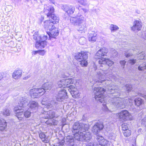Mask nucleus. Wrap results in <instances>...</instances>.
Segmentation results:
<instances>
[{
  "mask_svg": "<svg viewBox=\"0 0 146 146\" xmlns=\"http://www.w3.org/2000/svg\"><path fill=\"white\" fill-rule=\"evenodd\" d=\"M98 79L96 81L97 84L100 85L101 84L108 89V93L111 94L108 98L109 101L116 107L122 109L125 107V104L124 99L119 97L120 96L119 90L113 88L114 84L113 83L118 84L119 82L121 84L124 83V79L122 77L119 79L115 76L110 74L109 70H98L97 71Z\"/></svg>",
  "mask_w": 146,
  "mask_h": 146,
  "instance_id": "nucleus-1",
  "label": "nucleus"
},
{
  "mask_svg": "<svg viewBox=\"0 0 146 146\" xmlns=\"http://www.w3.org/2000/svg\"><path fill=\"white\" fill-rule=\"evenodd\" d=\"M74 82V80L72 78L62 79L58 82V87L67 88L72 96L76 98L77 96H78V91L74 86L70 85L73 84Z\"/></svg>",
  "mask_w": 146,
  "mask_h": 146,
  "instance_id": "nucleus-2",
  "label": "nucleus"
},
{
  "mask_svg": "<svg viewBox=\"0 0 146 146\" xmlns=\"http://www.w3.org/2000/svg\"><path fill=\"white\" fill-rule=\"evenodd\" d=\"M55 19H50L49 21H45L44 23V28L49 31L50 37L55 38V36L58 35V30L54 26V24L58 23V17H55Z\"/></svg>",
  "mask_w": 146,
  "mask_h": 146,
  "instance_id": "nucleus-3",
  "label": "nucleus"
},
{
  "mask_svg": "<svg viewBox=\"0 0 146 146\" xmlns=\"http://www.w3.org/2000/svg\"><path fill=\"white\" fill-rule=\"evenodd\" d=\"M70 23L73 25L78 26V31L81 33H85L87 30L86 25L84 18L82 15L71 17L70 18Z\"/></svg>",
  "mask_w": 146,
  "mask_h": 146,
  "instance_id": "nucleus-4",
  "label": "nucleus"
},
{
  "mask_svg": "<svg viewBox=\"0 0 146 146\" xmlns=\"http://www.w3.org/2000/svg\"><path fill=\"white\" fill-rule=\"evenodd\" d=\"M105 90L103 88L100 87H96L94 88L93 93L94 94V98L98 101L101 103H103V105L106 111H108V109L106 106L107 103L106 100L107 97H105L104 95Z\"/></svg>",
  "mask_w": 146,
  "mask_h": 146,
  "instance_id": "nucleus-5",
  "label": "nucleus"
},
{
  "mask_svg": "<svg viewBox=\"0 0 146 146\" xmlns=\"http://www.w3.org/2000/svg\"><path fill=\"white\" fill-rule=\"evenodd\" d=\"M88 52L82 51L75 56V58L79 62V64L82 67H86L88 65L87 59L88 58Z\"/></svg>",
  "mask_w": 146,
  "mask_h": 146,
  "instance_id": "nucleus-6",
  "label": "nucleus"
},
{
  "mask_svg": "<svg viewBox=\"0 0 146 146\" xmlns=\"http://www.w3.org/2000/svg\"><path fill=\"white\" fill-rule=\"evenodd\" d=\"M38 34V32H36L33 36V38L36 40L35 46L36 48L39 47L44 48L46 45V42L45 40L47 39V37L46 36H44L42 38Z\"/></svg>",
  "mask_w": 146,
  "mask_h": 146,
  "instance_id": "nucleus-7",
  "label": "nucleus"
},
{
  "mask_svg": "<svg viewBox=\"0 0 146 146\" xmlns=\"http://www.w3.org/2000/svg\"><path fill=\"white\" fill-rule=\"evenodd\" d=\"M109 142L105 139L102 136H98L94 142L88 143L87 146H109Z\"/></svg>",
  "mask_w": 146,
  "mask_h": 146,
  "instance_id": "nucleus-8",
  "label": "nucleus"
},
{
  "mask_svg": "<svg viewBox=\"0 0 146 146\" xmlns=\"http://www.w3.org/2000/svg\"><path fill=\"white\" fill-rule=\"evenodd\" d=\"M89 128V126L87 124H81L78 122H76L73 126L72 132L74 134H75L79 132L81 133V131H87Z\"/></svg>",
  "mask_w": 146,
  "mask_h": 146,
  "instance_id": "nucleus-9",
  "label": "nucleus"
},
{
  "mask_svg": "<svg viewBox=\"0 0 146 146\" xmlns=\"http://www.w3.org/2000/svg\"><path fill=\"white\" fill-rule=\"evenodd\" d=\"M78 133L74 135L75 139L77 141L88 142L91 138V133L89 132Z\"/></svg>",
  "mask_w": 146,
  "mask_h": 146,
  "instance_id": "nucleus-10",
  "label": "nucleus"
},
{
  "mask_svg": "<svg viewBox=\"0 0 146 146\" xmlns=\"http://www.w3.org/2000/svg\"><path fill=\"white\" fill-rule=\"evenodd\" d=\"M59 91L56 97V100L58 104L56 107L59 106L60 105V103L64 102V100L68 98L67 93L65 89L61 88L59 89Z\"/></svg>",
  "mask_w": 146,
  "mask_h": 146,
  "instance_id": "nucleus-11",
  "label": "nucleus"
},
{
  "mask_svg": "<svg viewBox=\"0 0 146 146\" xmlns=\"http://www.w3.org/2000/svg\"><path fill=\"white\" fill-rule=\"evenodd\" d=\"M74 135V136L68 135L65 137L62 140L65 141V143L68 146H80L79 141L75 139Z\"/></svg>",
  "mask_w": 146,
  "mask_h": 146,
  "instance_id": "nucleus-12",
  "label": "nucleus"
},
{
  "mask_svg": "<svg viewBox=\"0 0 146 146\" xmlns=\"http://www.w3.org/2000/svg\"><path fill=\"white\" fill-rule=\"evenodd\" d=\"M44 91L42 87L41 88H34L31 89L30 91V93L32 98H35L40 97L43 95Z\"/></svg>",
  "mask_w": 146,
  "mask_h": 146,
  "instance_id": "nucleus-13",
  "label": "nucleus"
},
{
  "mask_svg": "<svg viewBox=\"0 0 146 146\" xmlns=\"http://www.w3.org/2000/svg\"><path fill=\"white\" fill-rule=\"evenodd\" d=\"M44 13L49 19H55V17H58L54 14V9L53 7H45L44 9Z\"/></svg>",
  "mask_w": 146,
  "mask_h": 146,
  "instance_id": "nucleus-14",
  "label": "nucleus"
},
{
  "mask_svg": "<svg viewBox=\"0 0 146 146\" xmlns=\"http://www.w3.org/2000/svg\"><path fill=\"white\" fill-rule=\"evenodd\" d=\"M104 128V125L103 123L102 122L99 121L95 124L93 126L92 131L94 134H96L94 139V141L96 138V137L98 136H102L99 135L98 133L100 131L102 130Z\"/></svg>",
  "mask_w": 146,
  "mask_h": 146,
  "instance_id": "nucleus-15",
  "label": "nucleus"
},
{
  "mask_svg": "<svg viewBox=\"0 0 146 146\" xmlns=\"http://www.w3.org/2000/svg\"><path fill=\"white\" fill-rule=\"evenodd\" d=\"M129 113L128 111L127 110H123L121 111L120 113L118 114V116L119 118L121 119L122 121L126 120L128 119L130 120L132 119L129 117Z\"/></svg>",
  "mask_w": 146,
  "mask_h": 146,
  "instance_id": "nucleus-16",
  "label": "nucleus"
},
{
  "mask_svg": "<svg viewBox=\"0 0 146 146\" xmlns=\"http://www.w3.org/2000/svg\"><path fill=\"white\" fill-rule=\"evenodd\" d=\"M48 99L47 98H45L43 99L41 102V103L42 105H45V108H47L48 109L52 107V106H55L56 107L57 106L58 103L56 101L54 100L51 101L49 103L45 101H47Z\"/></svg>",
  "mask_w": 146,
  "mask_h": 146,
  "instance_id": "nucleus-17",
  "label": "nucleus"
},
{
  "mask_svg": "<svg viewBox=\"0 0 146 146\" xmlns=\"http://www.w3.org/2000/svg\"><path fill=\"white\" fill-rule=\"evenodd\" d=\"M99 64H100V66L103 67V65H106L108 66H111L113 64V62L108 59L102 58L98 60Z\"/></svg>",
  "mask_w": 146,
  "mask_h": 146,
  "instance_id": "nucleus-18",
  "label": "nucleus"
},
{
  "mask_svg": "<svg viewBox=\"0 0 146 146\" xmlns=\"http://www.w3.org/2000/svg\"><path fill=\"white\" fill-rule=\"evenodd\" d=\"M14 110L16 112V115L19 120H22L24 117V114L23 112L24 110L22 109H20L18 107H15L14 109Z\"/></svg>",
  "mask_w": 146,
  "mask_h": 146,
  "instance_id": "nucleus-19",
  "label": "nucleus"
},
{
  "mask_svg": "<svg viewBox=\"0 0 146 146\" xmlns=\"http://www.w3.org/2000/svg\"><path fill=\"white\" fill-rule=\"evenodd\" d=\"M141 23L138 20H136L133 22V25L131 27V30L133 31H137L140 30L142 27Z\"/></svg>",
  "mask_w": 146,
  "mask_h": 146,
  "instance_id": "nucleus-20",
  "label": "nucleus"
},
{
  "mask_svg": "<svg viewBox=\"0 0 146 146\" xmlns=\"http://www.w3.org/2000/svg\"><path fill=\"white\" fill-rule=\"evenodd\" d=\"M108 52V50L106 48H104L100 49L96 53V56L98 57L97 58H99L102 56H107Z\"/></svg>",
  "mask_w": 146,
  "mask_h": 146,
  "instance_id": "nucleus-21",
  "label": "nucleus"
},
{
  "mask_svg": "<svg viewBox=\"0 0 146 146\" xmlns=\"http://www.w3.org/2000/svg\"><path fill=\"white\" fill-rule=\"evenodd\" d=\"M29 103V102L27 98L22 97L20 99L18 104L20 108H24L27 106Z\"/></svg>",
  "mask_w": 146,
  "mask_h": 146,
  "instance_id": "nucleus-22",
  "label": "nucleus"
},
{
  "mask_svg": "<svg viewBox=\"0 0 146 146\" xmlns=\"http://www.w3.org/2000/svg\"><path fill=\"white\" fill-rule=\"evenodd\" d=\"M135 51L136 52H139V49L135 48L132 49H130L127 51H125L124 53L125 55L127 58L129 57L132 56L133 54L132 52L134 54H137V53L135 52Z\"/></svg>",
  "mask_w": 146,
  "mask_h": 146,
  "instance_id": "nucleus-23",
  "label": "nucleus"
},
{
  "mask_svg": "<svg viewBox=\"0 0 146 146\" xmlns=\"http://www.w3.org/2000/svg\"><path fill=\"white\" fill-rule=\"evenodd\" d=\"M63 10L69 15L74 13L75 11V8L71 6L66 5L64 7Z\"/></svg>",
  "mask_w": 146,
  "mask_h": 146,
  "instance_id": "nucleus-24",
  "label": "nucleus"
},
{
  "mask_svg": "<svg viewBox=\"0 0 146 146\" xmlns=\"http://www.w3.org/2000/svg\"><path fill=\"white\" fill-rule=\"evenodd\" d=\"M97 34L96 32L94 31H92L90 33L88 36L89 41L91 42H95L97 38Z\"/></svg>",
  "mask_w": 146,
  "mask_h": 146,
  "instance_id": "nucleus-25",
  "label": "nucleus"
},
{
  "mask_svg": "<svg viewBox=\"0 0 146 146\" xmlns=\"http://www.w3.org/2000/svg\"><path fill=\"white\" fill-rule=\"evenodd\" d=\"M45 113H47L46 116H45L46 119L52 118L53 117H57L58 116L55 114V112L52 111H45Z\"/></svg>",
  "mask_w": 146,
  "mask_h": 146,
  "instance_id": "nucleus-26",
  "label": "nucleus"
},
{
  "mask_svg": "<svg viewBox=\"0 0 146 146\" xmlns=\"http://www.w3.org/2000/svg\"><path fill=\"white\" fill-rule=\"evenodd\" d=\"M7 125V123L4 119L0 118V131L5 130L6 128Z\"/></svg>",
  "mask_w": 146,
  "mask_h": 146,
  "instance_id": "nucleus-27",
  "label": "nucleus"
},
{
  "mask_svg": "<svg viewBox=\"0 0 146 146\" xmlns=\"http://www.w3.org/2000/svg\"><path fill=\"white\" fill-rule=\"evenodd\" d=\"M21 74L22 71L21 70H17L13 72L12 76L15 79H18L21 77Z\"/></svg>",
  "mask_w": 146,
  "mask_h": 146,
  "instance_id": "nucleus-28",
  "label": "nucleus"
},
{
  "mask_svg": "<svg viewBox=\"0 0 146 146\" xmlns=\"http://www.w3.org/2000/svg\"><path fill=\"white\" fill-rule=\"evenodd\" d=\"M52 118H50L45 121V123L47 125H56L58 123V121L54 119H52Z\"/></svg>",
  "mask_w": 146,
  "mask_h": 146,
  "instance_id": "nucleus-29",
  "label": "nucleus"
},
{
  "mask_svg": "<svg viewBox=\"0 0 146 146\" xmlns=\"http://www.w3.org/2000/svg\"><path fill=\"white\" fill-rule=\"evenodd\" d=\"M39 137L41 139L42 141L45 143L48 142L49 140L48 139V137L45 135L43 133H41L39 134Z\"/></svg>",
  "mask_w": 146,
  "mask_h": 146,
  "instance_id": "nucleus-30",
  "label": "nucleus"
},
{
  "mask_svg": "<svg viewBox=\"0 0 146 146\" xmlns=\"http://www.w3.org/2000/svg\"><path fill=\"white\" fill-rule=\"evenodd\" d=\"M52 84L51 83H44L42 86L45 92V90H50L51 88Z\"/></svg>",
  "mask_w": 146,
  "mask_h": 146,
  "instance_id": "nucleus-31",
  "label": "nucleus"
},
{
  "mask_svg": "<svg viewBox=\"0 0 146 146\" xmlns=\"http://www.w3.org/2000/svg\"><path fill=\"white\" fill-rule=\"evenodd\" d=\"M38 103L35 101H31L30 104V108L33 110H36L38 108Z\"/></svg>",
  "mask_w": 146,
  "mask_h": 146,
  "instance_id": "nucleus-32",
  "label": "nucleus"
},
{
  "mask_svg": "<svg viewBox=\"0 0 146 146\" xmlns=\"http://www.w3.org/2000/svg\"><path fill=\"white\" fill-rule=\"evenodd\" d=\"M135 105L139 106L143 103V100L140 98H136L134 100Z\"/></svg>",
  "mask_w": 146,
  "mask_h": 146,
  "instance_id": "nucleus-33",
  "label": "nucleus"
},
{
  "mask_svg": "<svg viewBox=\"0 0 146 146\" xmlns=\"http://www.w3.org/2000/svg\"><path fill=\"white\" fill-rule=\"evenodd\" d=\"M8 97V96L7 94H0V104L4 103Z\"/></svg>",
  "mask_w": 146,
  "mask_h": 146,
  "instance_id": "nucleus-34",
  "label": "nucleus"
},
{
  "mask_svg": "<svg viewBox=\"0 0 146 146\" xmlns=\"http://www.w3.org/2000/svg\"><path fill=\"white\" fill-rule=\"evenodd\" d=\"M11 112L8 109H6L3 110L1 112V114H2L4 116H8L10 115Z\"/></svg>",
  "mask_w": 146,
  "mask_h": 146,
  "instance_id": "nucleus-35",
  "label": "nucleus"
},
{
  "mask_svg": "<svg viewBox=\"0 0 146 146\" xmlns=\"http://www.w3.org/2000/svg\"><path fill=\"white\" fill-rule=\"evenodd\" d=\"M9 78V76L7 74L0 73V80L3 78L4 80H7Z\"/></svg>",
  "mask_w": 146,
  "mask_h": 146,
  "instance_id": "nucleus-36",
  "label": "nucleus"
},
{
  "mask_svg": "<svg viewBox=\"0 0 146 146\" xmlns=\"http://www.w3.org/2000/svg\"><path fill=\"white\" fill-rule=\"evenodd\" d=\"M65 143V141L63 140H59L58 143L55 144L53 146H64Z\"/></svg>",
  "mask_w": 146,
  "mask_h": 146,
  "instance_id": "nucleus-37",
  "label": "nucleus"
},
{
  "mask_svg": "<svg viewBox=\"0 0 146 146\" xmlns=\"http://www.w3.org/2000/svg\"><path fill=\"white\" fill-rule=\"evenodd\" d=\"M132 86L130 84H126L124 87V89L126 90V91L128 92L131 91L132 89Z\"/></svg>",
  "mask_w": 146,
  "mask_h": 146,
  "instance_id": "nucleus-38",
  "label": "nucleus"
},
{
  "mask_svg": "<svg viewBox=\"0 0 146 146\" xmlns=\"http://www.w3.org/2000/svg\"><path fill=\"white\" fill-rule=\"evenodd\" d=\"M138 69L139 70H143L146 69V64L143 63L142 64L140 65L138 68Z\"/></svg>",
  "mask_w": 146,
  "mask_h": 146,
  "instance_id": "nucleus-39",
  "label": "nucleus"
},
{
  "mask_svg": "<svg viewBox=\"0 0 146 146\" xmlns=\"http://www.w3.org/2000/svg\"><path fill=\"white\" fill-rule=\"evenodd\" d=\"M86 38L83 37L80 38L79 40V43L82 45H83L86 42Z\"/></svg>",
  "mask_w": 146,
  "mask_h": 146,
  "instance_id": "nucleus-40",
  "label": "nucleus"
},
{
  "mask_svg": "<svg viewBox=\"0 0 146 146\" xmlns=\"http://www.w3.org/2000/svg\"><path fill=\"white\" fill-rule=\"evenodd\" d=\"M129 125L127 123H124L122 125V128L123 131L129 130Z\"/></svg>",
  "mask_w": 146,
  "mask_h": 146,
  "instance_id": "nucleus-41",
  "label": "nucleus"
},
{
  "mask_svg": "<svg viewBox=\"0 0 146 146\" xmlns=\"http://www.w3.org/2000/svg\"><path fill=\"white\" fill-rule=\"evenodd\" d=\"M123 133L124 136L126 137H129L131 134V131L129 130L123 131Z\"/></svg>",
  "mask_w": 146,
  "mask_h": 146,
  "instance_id": "nucleus-42",
  "label": "nucleus"
},
{
  "mask_svg": "<svg viewBox=\"0 0 146 146\" xmlns=\"http://www.w3.org/2000/svg\"><path fill=\"white\" fill-rule=\"evenodd\" d=\"M119 28L116 25H111L110 26V29L112 32L118 29Z\"/></svg>",
  "mask_w": 146,
  "mask_h": 146,
  "instance_id": "nucleus-43",
  "label": "nucleus"
},
{
  "mask_svg": "<svg viewBox=\"0 0 146 146\" xmlns=\"http://www.w3.org/2000/svg\"><path fill=\"white\" fill-rule=\"evenodd\" d=\"M145 57V53L142 52L140 53L139 56L138 57L137 59L138 60H143L144 59Z\"/></svg>",
  "mask_w": 146,
  "mask_h": 146,
  "instance_id": "nucleus-44",
  "label": "nucleus"
},
{
  "mask_svg": "<svg viewBox=\"0 0 146 146\" xmlns=\"http://www.w3.org/2000/svg\"><path fill=\"white\" fill-rule=\"evenodd\" d=\"M138 60L137 59H130L128 61V62L129 64H130L131 65H132L134 64L136 62H137Z\"/></svg>",
  "mask_w": 146,
  "mask_h": 146,
  "instance_id": "nucleus-45",
  "label": "nucleus"
},
{
  "mask_svg": "<svg viewBox=\"0 0 146 146\" xmlns=\"http://www.w3.org/2000/svg\"><path fill=\"white\" fill-rule=\"evenodd\" d=\"M31 112L28 110L25 111L24 113V116L25 117L28 118L31 116Z\"/></svg>",
  "mask_w": 146,
  "mask_h": 146,
  "instance_id": "nucleus-46",
  "label": "nucleus"
},
{
  "mask_svg": "<svg viewBox=\"0 0 146 146\" xmlns=\"http://www.w3.org/2000/svg\"><path fill=\"white\" fill-rule=\"evenodd\" d=\"M111 54H112L111 56L113 58L117 56V52L115 50H113Z\"/></svg>",
  "mask_w": 146,
  "mask_h": 146,
  "instance_id": "nucleus-47",
  "label": "nucleus"
},
{
  "mask_svg": "<svg viewBox=\"0 0 146 146\" xmlns=\"http://www.w3.org/2000/svg\"><path fill=\"white\" fill-rule=\"evenodd\" d=\"M69 76V74L68 73H63L61 75V77L62 78H65L68 77Z\"/></svg>",
  "mask_w": 146,
  "mask_h": 146,
  "instance_id": "nucleus-48",
  "label": "nucleus"
},
{
  "mask_svg": "<svg viewBox=\"0 0 146 146\" xmlns=\"http://www.w3.org/2000/svg\"><path fill=\"white\" fill-rule=\"evenodd\" d=\"M79 2L83 5H85L87 4L86 1L85 0H80Z\"/></svg>",
  "mask_w": 146,
  "mask_h": 146,
  "instance_id": "nucleus-49",
  "label": "nucleus"
},
{
  "mask_svg": "<svg viewBox=\"0 0 146 146\" xmlns=\"http://www.w3.org/2000/svg\"><path fill=\"white\" fill-rule=\"evenodd\" d=\"M45 51L44 50H39V53L40 55L43 56L45 54Z\"/></svg>",
  "mask_w": 146,
  "mask_h": 146,
  "instance_id": "nucleus-50",
  "label": "nucleus"
},
{
  "mask_svg": "<svg viewBox=\"0 0 146 146\" xmlns=\"http://www.w3.org/2000/svg\"><path fill=\"white\" fill-rule=\"evenodd\" d=\"M125 63H126V61L124 60L121 61L120 62V64H121V65L123 67L122 68H124V66L125 65Z\"/></svg>",
  "mask_w": 146,
  "mask_h": 146,
  "instance_id": "nucleus-51",
  "label": "nucleus"
},
{
  "mask_svg": "<svg viewBox=\"0 0 146 146\" xmlns=\"http://www.w3.org/2000/svg\"><path fill=\"white\" fill-rule=\"evenodd\" d=\"M66 121V119L65 118H63L62 119V122L63 123H64Z\"/></svg>",
  "mask_w": 146,
  "mask_h": 146,
  "instance_id": "nucleus-52",
  "label": "nucleus"
},
{
  "mask_svg": "<svg viewBox=\"0 0 146 146\" xmlns=\"http://www.w3.org/2000/svg\"><path fill=\"white\" fill-rule=\"evenodd\" d=\"M143 38L145 39L146 40V32L144 34L143 36Z\"/></svg>",
  "mask_w": 146,
  "mask_h": 146,
  "instance_id": "nucleus-53",
  "label": "nucleus"
},
{
  "mask_svg": "<svg viewBox=\"0 0 146 146\" xmlns=\"http://www.w3.org/2000/svg\"><path fill=\"white\" fill-rule=\"evenodd\" d=\"M77 72H79V66L76 67Z\"/></svg>",
  "mask_w": 146,
  "mask_h": 146,
  "instance_id": "nucleus-54",
  "label": "nucleus"
},
{
  "mask_svg": "<svg viewBox=\"0 0 146 146\" xmlns=\"http://www.w3.org/2000/svg\"><path fill=\"white\" fill-rule=\"evenodd\" d=\"M81 9L85 13L86 11L87 10L86 9L84 8H81Z\"/></svg>",
  "mask_w": 146,
  "mask_h": 146,
  "instance_id": "nucleus-55",
  "label": "nucleus"
},
{
  "mask_svg": "<svg viewBox=\"0 0 146 146\" xmlns=\"http://www.w3.org/2000/svg\"><path fill=\"white\" fill-rule=\"evenodd\" d=\"M38 53H39V50L35 51L34 52V54H36Z\"/></svg>",
  "mask_w": 146,
  "mask_h": 146,
  "instance_id": "nucleus-56",
  "label": "nucleus"
},
{
  "mask_svg": "<svg viewBox=\"0 0 146 146\" xmlns=\"http://www.w3.org/2000/svg\"><path fill=\"white\" fill-rule=\"evenodd\" d=\"M135 11L138 14H139L140 13V11L138 10H136Z\"/></svg>",
  "mask_w": 146,
  "mask_h": 146,
  "instance_id": "nucleus-57",
  "label": "nucleus"
},
{
  "mask_svg": "<svg viewBox=\"0 0 146 146\" xmlns=\"http://www.w3.org/2000/svg\"><path fill=\"white\" fill-rule=\"evenodd\" d=\"M143 96L144 98H145V99H146V95H143Z\"/></svg>",
  "mask_w": 146,
  "mask_h": 146,
  "instance_id": "nucleus-58",
  "label": "nucleus"
},
{
  "mask_svg": "<svg viewBox=\"0 0 146 146\" xmlns=\"http://www.w3.org/2000/svg\"><path fill=\"white\" fill-rule=\"evenodd\" d=\"M96 69H97V68L96 67H94V69H95V70H96Z\"/></svg>",
  "mask_w": 146,
  "mask_h": 146,
  "instance_id": "nucleus-59",
  "label": "nucleus"
},
{
  "mask_svg": "<svg viewBox=\"0 0 146 146\" xmlns=\"http://www.w3.org/2000/svg\"><path fill=\"white\" fill-rule=\"evenodd\" d=\"M25 79L27 78V77H25Z\"/></svg>",
  "mask_w": 146,
  "mask_h": 146,
  "instance_id": "nucleus-60",
  "label": "nucleus"
},
{
  "mask_svg": "<svg viewBox=\"0 0 146 146\" xmlns=\"http://www.w3.org/2000/svg\"><path fill=\"white\" fill-rule=\"evenodd\" d=\"M50 0L51 1H53L54 0Z\"/></svg>",
  "mask_w": 146,
  "mask_h": 146,
  "instance_id": "nucleus-61",
  "label": "nucleus"
},
{
  "mask_svg": "<svg viewBox=\"0 0 146 146\" xmlns=\"http://www.w3.org/2000/svg\"><path fill=\"white\" fill-rule=\"evenodd\" d=\"M126 100H127V102H128V101L127 100V99H126Z\"/></svg>",
  "mask_w": 146,
  "mask_h": 146,
  "instance_id": "nucleus-62",
  "label": "nucleus"
},
{
  "mask_svg": "<svg viewBox=\"0 0 146 146\" xmlns=\"http://www.w3.org/2000/svg\"><path fill=\"white\" fill-rule=\"evenodd\" d=\"M126 100H127V102H128V101L127 100V99H126Z\"/></svg>",
  "mask_w": 146,
  "mask_h": 146,
  "instance_id": "nucleus-63",
  "label": "nucleus"
},
{
  "mask_svg": "<svg viewBox=\"0 0 146 146\" xmlns=\"http://www.w3.org/2000/svg\"><path fill=\"white\" fill-rule=\"evenodd\" d=\"M126 100H127V102H128V101L127 100V99H126Z\"/></svg>",
  "mask_w": 146,
  "mask_h": 146,
  "instance_id": "nucleus-64",
  "label": "nucleus"
}]
</instances>
